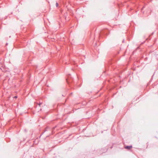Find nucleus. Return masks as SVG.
Masks as SVG:
<instances>
[{
	"mask_svg": "<svg viewBox=\"0 0 158 158\" xmlns=\"http://www.w3.org/2000/svg\"><path fill=\"white\" fill-rule=\"evenodd\" d=\"M100 151L98 149L93 148L91 150L90 152L92 154H94L98 156L99 154H101L98 152Z\"/></svg>",
	"mask_w": 158,
	"mask_h": 158,
	"instance_id": "f257e3e1",
	"label": "nucleus"
},
{
	"mask_svg": "<svg viewBox=\"0 0 158 158\" xmlns=\"http://www.w3.org/2000/svg\"><path fill=\"white\" fill-rule=\"evenodd\" d=\"M109 33V32L107 29H105L101 31L99 35L100 37H102V35H107Z\"/></svg>",
	"mask_w": 158,
	"mask_h": 158,
	"instance_id": "f03ea898",
	"label": "nucleus"
},
{
	"mask_svg": "<svg viewBox=\"0 0 158 158\" xmlns=\"http://www.w3.org/2000/svg\"><path fill=\"white\" fill-rule=\"evenodd\" d=\"M66 81L67 83L69 84L72 83L73 81V79L71 77L70 74H69L67 77V78L66 79Z\"/></svg>",
	"mask_w": 158,
	"mask_h": 158,
	"instance_id": "7ed1b4c3",
	"label": "nucleus"
},
{
	"mask_svg": "<svg viewBox=\"0 0 158 158\" xmlns=\"http://www.w3.org/2000/svg\"><path fill=\"white\" fill-rule=\"evenodd\" d=\"M132 145L126 146L125 147V148L128 150H130L132 148Z\"/></svg>",
	"mask_w": 158,
	"mask_h": 158,
	"instance_id": "20e7f679",
	"label": "nucleus"
},
{
	"mask_svg": "<svg viewBox=\"0 0 158 158\" xmlns=\"http://www.w3.org/2000/svg\"><path fill=\"white\" fill-rule=\"evenodd\" d=\"M42 102H40L38 104L37 103L35 106V108H36L37 107H40V105L42 104Z\"/></svg>",
	"mask_w": 158,
	"mask_h": 158,
	"instance_id": "39448f33",
	"label": "nucleus"
},
{
	"mask_svg": "<svg viewBox=\"0 0 158 158\" xmlns=\"http://www.w3.org/2000/svg\"><path fill=\"white\" fill-rule=\"evenodd\" d=\"M139 47H137V48L134 51V52H136L137 51V50H138V49H139Z\"/></svg>",
	"mask_w": 158,
	"mask_h": 158,
	"instance_id": "423d86ee",
	"label": "nucleus"
},
{
	"mask_svg": "<svg viewBox=\"0 0 158 158\" xmlns=\"http://www.w3.org/2000/svg\"><path fill=\"white\" fill-rule=\"evenodd\" d=\"M48 128H49V127H47L46 128V129H45V131H44V132H45V131H48L47 129H48Z\"/></svg>",
	"mask_w": 158,
	"mask_h": 158,
	"instance_id": "0eeeda50",
	"label": "nucleus"
},
{
	"mask_svg": "<svg viewBox=\"0 0 158 158\" xmlns=\"http://www.w3.org/2000/svg\"><path fill=\"white\" fill-rule=\"evenodd\" d=\"M56 7H58L59 4L58 2H56Z\"/></svg>",
	"mask_w": 158,
	"mask_h": 158,
	"instance_id": "6e6552de",
	"label": "nucleus"
},
{
	"mask_svg": "<svg viewBox=\"0 0 158 158\" xmlns=\"http://www.w3.org/2000/svg\"><path fill=\"white\" fill-rule=\"evenodd\" d=\"M27 130H26V129H24V132H25L26 133V132H27Z\"/></svg>",
	"mask_w": 158,
	"mask_h": 158,
	"instance_id": "1a4fd4ad",
	"label": "nucleus"
},
{
	"mask_svg": "<svg viewBox=\"0 0 158 158\" xmlns=\"http://www.w3.org/2000/svg\"><path fill=\"white\" fill-rule=\"evenodd\" d=\"M44 132H43V133L41 134V135H40V137L42 135H43L44 134Z\"/></svg>",
	"mask_w": 158,
	"mask_h": 158,
	"instance_id": "9d476101",
	"label": "nucleus"
},
{
	"mask_svg": "<svg viewBox=\"0 0 158 158\" xmlns=\"http://www.w3.org/2000/svg\"><path fill=\"white\" fill-rule=\"evenodd\" d=\"M66 94H62V96H65V95H66Z\"/></svg>",
	"mask_w": 158,
	"mask_h": 158,
	"instance_id": "9b49d317",
	"label": "nucleus"
},
{
	"mask_svg": "<svg viewBox=\"0 0 158 158\" xmlns=\"http://www.w3.org/2000/svg\"><path fill=\"white\" fill-rule=\"evenodd\" d=\"M154 75V74H153V75L152 76V79H151V80H150V81H151V80L152 79V77H153V76Z\"/></svg>",
	"mask_w": 158,
	"mask_h": 158,
	"instance_id": "f8f14e48",
	"label": "nucleus"
},
{
	"mask_svg": "<svg viewBox=\"0 0 158 158\" xmlns=\"http://www.w3.org/2000/svg\"><path fill=\"white\" fill-rule=\"evenodd\" d=\"M124 40L123 39L122 41V43H124Z\"/></svg>",
	"mask_w": 158,
	"mask_h": 158,
	"instance_id": "ddd939ff",
	"label": "nucleus"
},
{
	"mask_svg": "<svg viewBox=\"0 0 158 158\" xmlns=\"http://www.w3.org/2000/svg\"><path fill=\"white\" fill-rule=\"evenodd\" d=\"M105 150H106V151H107V148H105Z\"/></svg>",
	"mask_w": 158,
	"mask_h": 158,
	"instance_id": "4468645a",
	"label": "nucleus"
},
{
	"mask_svg": "<svg viewBox=\"0 0 158 158\" xmlns=\"http://www.w3.org/2000/svg\"><path fill=\"white\" fill-rule=\"evenodd\" d=\"M144 42H145V41H144L141 44H143Z\"/></svg>",
	"mask_w": 158,
	"mask_h": 158,
	"instance_id": "2eb2a0df",
	"label": "nucleus"
},
{
	"mask_svg": "<svg viewBox=\"0 0 158 158\" xmlns=\"http://www.w3.org/2000/svg\"><path fill=\"white\" fill-rule=\"evenodd\" d=\"M113 147L112 146L111 147H110V148H112Z\"/></svg>",
	"mask_w": 158,
	"mask_h": 158,
	"instance_id": "dca6fc26",
	"label": "nucleus"
},
{
	"mask_svg": "<svg viewBox=\"0 0 158 158\" xmlns=\"http://www.w3.org/2000/svg\"><path fill=\"white\" fill-rule=\"evenodd\" d=\"M14 97L15 98H17V97H16V96Z\"/></svg>",
	"mask_w": 158,
	"mask_h": 158,
	"instance_id": "f3484780",
	"label": "nucleus"
},
{
	"mask_svg": "<svg viewBox=\"0 0 158 158\" xmlns=\"http://www.w3.org/2000/svg\"><path fill=\"white\" fill-rule=\"evenodd\" d=\"M41 110V108H40V110Z\"/></svg>",
	"mask_w": 158,
	"mask_h": 158,
	"instance_id": "a211bd4d",
	"label": "nucleus"
},
{
	"mask_svg": "<svg viewBox=\"0 0 158 158\" xmlns=\"http://www.w3.org/2000/svg\"><path fill=\"white\" fill-rule=\"evenodd\" d=\"M101 150H103V149H101Z\"/></svg>",
	"mask_w": 158,
	"mask_h": 158,
	"instance_id": "6ab92c4d",
	"label": "nucleus"
}]
</instances>
